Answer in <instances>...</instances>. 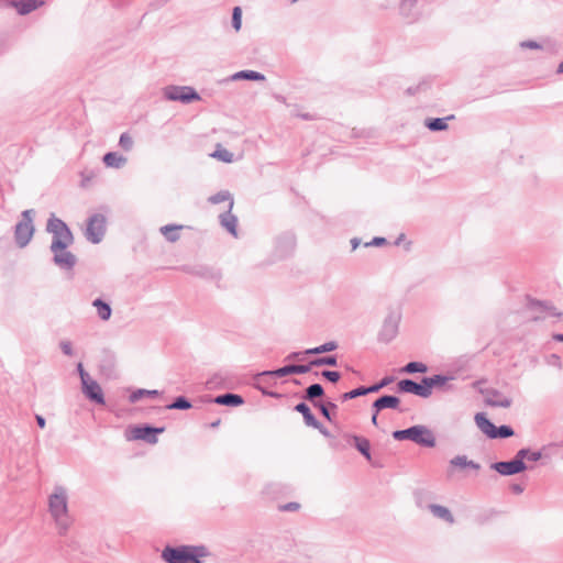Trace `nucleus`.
Segmentation results:
<instances>
[{
  "instance_id": "obj_63",
  "label": "nucleus",
  "mask_w": 563,
  "mask_h": 563,
  "mask_svg": "<svg viewBox=\"0 0 563 563\" xmlns=\"http://www.w3.org/2000/svg\"><path fill=\"white\" fill-rule=\"evenodd\" d=\"M510 489H511V492H512L514 494H516V495H520V494H522V493H523L525 487H523L521 484H519V483H512V484L510 485Z\"/></svg>"
},
{
  "instance_id": "obj_25",
  "label": "nucleus",
  "mask_w": 563,
  "mask_h": 563,
  "mask_svg": "<svg viewBox=\"0 0 563 563\" xmlns=\"http://www.w3.org/2000/svg\"><path fill=\"white\" fill-rule=\"evenodd\" d=\"M474 421L481 432L490 440L496 424L488 418L487 413L484 411L475 413Z\"/></svg>"
},
{
  "instance_id": "obj_32",
  "label": "nucleus",
  "mask_w": 563,
  "mask_h": 563,
  "mask_svg": "<svg viewBox=\"0 0 563 563\" xmlns=\"http://www.w3.org/2000/svg\"><path fill=\"white\" fill-rule=\"evenodd\" d=\"M92 307L96 308L97 314L100 320L108 321L112 316V307L109 301L98 297L92 300Z\"/></svg>"
},
{
  "instance_id": "obj_45",
  "label": "nucleus",
  "mask_w": 563,
  "mask_h": 563,
  "mask_svg": "<svg viewBox=\"0 0 563 563\" xmlns=\"http://www.w3.org/2000/svg\"><path fill=\"white\" fill-rule=\"evenodd\" d=\"M338 360H339V357L336 354H328V355L314 357L317 367H321V366L335 367V366H338Z\"/></svg>"
},
{
  "instance_id": "obj_28",
  "label": "nucleus",
  "mask_w": 563,
  "mask_h": 563,
  "mask_svg": "<svg viewBox=\"0 0 563 563\" xmlns=\"http://www.w3.org/2000/svg\"><path fill=\"white\" fill-rule=\"evenodd\" d=\"M356 451L368 462L372 461L371 442L367 438L358 434L349 435Z\"/></svg>"
},
{
  "instance_id": "obj_61",
  "label": "nucleus",
  "mask_w": 563,
  "mask_h": 563,
  "mask_svg": "<svg viewBox=\"0 0 563 563\" xmlns=\"http://www.w3.org/2000/svg\"><path fill=\"white\" fill-rule=\"evenodd\" d=\"M548 363L550 365H553V366H556L559 368H562L561 357L558 354H551L549 360H548Z\"/></svg>"
},
{
  "instance_id": "obj_2",
  "label": "nucleus",
  "mask_w": 563,
  "mask_h": 563,
  "mask_svg": "<svg viewBox=\"0 0 563 563\" xmlns=\"http://www.w3.org/2000/svg\"><path fill=\"white\" fill-rule=\"evenodd\" d=\"M210 554L203 544H181L164 547L161 558L165 563H203V559Z\"/></svg>"
},
{
  "instance_id": "obj_47",
  "label": "nucleus",
  "mask_w": 563,
  "mask_h": 563,
  "mask_svg": "<svg viewBox=\"0 0 563 563\" xmlns=\"http://www.w3.org/2000/svg\"><path fill=\"white\" fill-rule=\"evenodd\" d=\"M291 367H292L294 375H302V374H307V373L311 372V369L317 366H316L314 358H311L305 364L291 363Z\"/></svg>"
},
{
  "instance_id": "obj_24",
  "label": "nucleus",
  "mask_w": 563,
  "mask_h": 563,
  "mask_svg": "<svg viewBox=\"0 0 563 563\" xmlns=\"http://www.w3.org/2000/svg\"><path fill=\"white\" fill-rule=\"evenodd\" d=\"M488 398L486 404L494 408H509L512 404V399L504 396L498 389L492 388L487 390Z\"/></svg>"
},
{
  "instance_id": "obj_26",
  "label": "nucleus",
  "mask_w": 563,
  "mask_h": 563,
  "mask_svg": "<svg viewBox=\"0 0 563 563\" xmlns=\"http://www.w3.org/2000/svg\"><path fill=\"white\" fill-rule=\"evenodd\" d=\"M194 407L192 401L185 395L176 396L172 402L165 405L164 407H152L154 410H180L186 411Z\"/></svg>"
},
{
  "instance_id": "obj_16",
  "label": "nucleus",
  "mask_w": 563,
  "mask_h": 563,
  "mask_svg": "<svg viewBox=\"0 0 563 563\" xmlns=\"http://www.w3.org/2000/svg\"><path fill=\"white\" fill-rule=\"evenodd\" d=\"M81 391L90 402L100 406L106 404L103 390L97 380L89 378L82 382Z\"/></svg>"
},
{
  "instance_id": "obj_19",
  "label": "nucleus",
  "mask_w": 563,
  "mask_h": 563,
  "mask_svg": "<svg viewBox=\"0 0 563 563\" xmlns=\"http://www.w3.org/2000/svg\"><path fill=\"white\" fill-rule=\"evenodd\" d=\"M527 307L530 310L540 309L542 312H547L550 316L561 318L562 312H560L556 307L549 300H540L527 295Z\"/></svg>"
},
{
  "instance_id": "obj_37",
  "label": "nucleus",
  "mask_w": 563,
  "mask_h": 563,
  "mask_svg": "<svg viewBox=\"0 0 563 563\" xmlns=\"http://www.w3.org/2000/svg\"><path fill=\"white\" fill-rule=\"evenodd\" d=\"M125 162L126 158L118 152H107L102 157V163L111 168H120Z\"/></svg>"
},
{
  "instance_id": "obj_58",
  "label": "nucleus",
  "mask_w": 563,
  "mask_h": 563,
  "mask_svg": "<svg viewBox=\"0 0 563 563\" xmlns=\"http://www.w3.org/2000/svg\"><path fill=\"white\" fill-rule=\"evenodd\" d=\"M59 347L65 355H67V356L74 355V349H73V344L70 341H62L59 343Z\"/></svg>"
},
{
  "instance_id": "obj_36",
  "label": "nucleus",
  "mask_w": 563,
  "mask_h": 563,
  "mask_svg": "<svg viewBox=\"0 0 563 563\" xmlns=\"http://www.w3.org/2000/svg\"><path fill=\"white\" fill-rule=\"evenodd\" d=\"M338 347H339L338 342L332 340V341H327L318 346L306 349V350H303V353L308 354V355H321V354H325V353L335 351Z\"/></svg>"
},
{
  "instance_id": "obj_7",
  "label": "nucleus",
  "mask_w": 563,
  "mask_h": 563,
  "mask_svg": "<svg viewBox=\"0 0 563 563\" xmlns=\"http://www.w3.org/2000/svg\"><path fill=\"white\" fill-rule=\"evenodd\" d=\"M400 320L401 313L397 310L389 309L377 334V341L385 344L390 343L399 332Z\"/></svg>"
},
{
  "instance_id": "obj_11",
  "label": "nucleus",
  "mask_w": 563,
  "mask_h": 563,
  "mask_svg": "<svg viewBox=\"0 0 563 563\" xmlns=\"http://www.w3.org/2000/svg\"><path fill=\"white\" fill-rule=\"evenodd\" d=\"M48 509L57 522L67 514V494L64 487H55L54 493L48 497Z\"/></svg>"
},
{
  "instance_id": "obj_51",
  "label": "nucleus",
  "mask_w": 563,
  "mask_h": 563,
  "mask_svg": "<svg viewBox=\"0 0 563 563\" xmlns=\"http://www.w3.org/2000/svg\"><path fill=\"white\" fill-rule=\"evenodd\" d=\"M119 145L125 152H129V151L132 150V147H133V140H132L131 135L128 132H123L120 135Z\"/></svg>"
},
{
  "instance_id": "obj_38",
  "label": "nucleus",
  "mask_w": 563,
  "mask_h": 563,
  "mask_svg": "<svg viewBox=\"0 0 563 563\" xmlns=\"http://www.w3.org/2000/svg\"><path fill=\"white\" fill-rule=\"evenodd\" d=\"M181 229L183 225L170 223L161 227L159 231L165 236L166 241L174 243L179 240L180 235L178 231Z\"/></svg>"
},
{
  "instance_id": "obj_50",
  "label": "nucleus",
  "mask_w": 563,
  "mask_h": 563,
  "mask_svg": "<svg viewBox=\"0 0 563 563\" xmlns=\"http://www.w3.org/2000/svg\"><path fill=\"white\" fill-rule=\"evenodd\" d=\"M253 387L261 391V394L265 397L279 399L283 397V395L278 391L271 390V391H264V380H254Z\"/></svg>"
},
{
  "instance_id": "obj_3",
  "label": "nucleus",
  "mask_w": 563,
  "mask_h": 563,
  "mask_svg": "<svg viewBox=\"0 0 563 563\" xmlns=\"http://www.w3.org/2000/svg\"><path fill=\"white\" fill-rule=\"evenodd\" d=\"M391 437L396 441H411L421 448L432 449L437 445L433 431L424 424H413L406 429L395 430Z\"/></svg>"
},
{
  "instance_id": "obj_44",
  "label": "nucleus",
  "mask_w": 563,
  "mask_h": 563,
  "mask_svg": "<svg viewBox=\"0 0 563 563\" xmlns=\"http://www.w3.org/2000/svg\"><path fill=\"white\" fill-rule=\"evenodd\" d=\"M366 395H367L366 386L365 385H360L356 388H353V389H351L349 391H345V393L341 394L339 399L342 402H345V401L355 399L357 397L366 396Z\"/></svg>"
},
{
  "instance_id": "obj_39",
  "label": "nucleus",
  "mask_w": 563,
  "mask_h": 563,
  "mask_svg": "<svg viewBox=\"0 0 563 563\" xmlns=\"http://www.w3.org/2000/svg\"><path fill=\"white\" fill-rule=\"evenodd\" d=\"M429 369L428 365L420 361H410L401 367L400 372L409 375L412 374H424Z\"/></svg>"
},
{
  "instance_id": "obj_49",
  "label": "nucleus",
  "mask_w": 563,
  "mask_h": 563,
  "mask_svg": "<svg viewBox=\"0 0 563 563\" xmlns=\"http://www.w3.org/2000/svg\"><path fill=\"white\" fill-rule=\"evenodd\" d=\"M431 87V82L428 79H422L415 86H410L406 89V95L408 96H415L416 93L420 91H426Z\"/></svg>"
},
{
  "instance_id": "obj_4",
  "label": "nucleus",
  "mask_w": 563,
  "mask_h": 563,
  "mask_svg": "<svg viewBox=\"0 0 563 563\" xmlns=\"http://www.w3.org/2000/svg\"><path fill=\"white\" fill-rule=\"evenodd\" d=\"M165 430L166 428L164 426L156 427L144 422L129 427L125 431V437L129 441H143L154 445L158 442V435L164 433Z\"/></svg>"
},
{
  "instance_id": "obj_5",
  "label": "nucleus",
  "mask_w": 563,
  "mask_h": 563,
  "mask_svg": "<svg viewBox=\"0 0 563 563\" xmlns=\"http://www.w3.org/2000/svg\"><path fill=\"white\" fill-rule=\"evenodd\" d=\"M33 219L34 210L26 209L22 211L21 220L14 225V242L20 249L27 246L34 235Z\"/></svg>"
},
{
  "instance_id": "obj_6",
  "label": "nucleus",
  "mask_w": 563,
  "mask_h": 563,
  "mask_svg": "<svg viewBox=\"0 0 563 563\" xmlns=\"http://www.w3.org/2000/svg\"><path fill=\"white\" fill-rule=\"evenodd\" d=\"M164 98L168 101H178L189 104L201 100L200 93L191 86L169 85L163 89Z\"/></svg>"
},
{
  "instance_id": "obj_56",
  "label": "nucleus",
  "mask_w": 563,
  "mask_h": 563,
  "mask_svg": "<svg viewBox=\"0 0 563 563\" xmlns=\"http://www.w3.org/2000/svg\"><path fill=\"white\" fill-rule=\"evenodd\" d=\"M387 244V239L384 236H374L369 242H366L364 245L367 246H376L380 247Z\"/></svg>"
},
{
  "instance_id": "obj_20",
  "label": "nucleus",
  "mask_w": 563,
  "mask_h": 563,
  "mask_svg": "<svg viewBox=\"0 0 563 563\" xmlns=\"http://www.w3.org/2000/svg\"><path fill=\"white\" fill-rule=\"evenodd\" d=\"M45 0H15L9 1V4H12V8L16 10V13L21 16H25L33 11L45 5Z\"/></svg>"
},
{
  "instance_id": "obj_29",
  "label": "nucleus",
  "mask_w": 563,
  "mask_h": 563,
  "mask_svg": "<svg viewBox=\"0 0 563 563\" xmlns=\"http://www.w3.org/2000/svg\"><path fill=\"white\" fill-rule=\"evenodd\" d=\"M454 119V114H449L443 118H427L424 120V126L431 132H443L449 129L448 122Z\"/></svg>"
},
{
  "instance_id": "obj_40",
  "label": "nucleus",
  "mask_w": 563,
  "mask_h": 563,
  "mask_svg": "<svg viewBox=\"0 0 563 563\" xmlns=\"http://www.w3.org/2000/svg\"><path fill=\"white\" fill-rule=\"evenodd\" d=\"M208 201L212 205H218L224 201H229L228 209L232 210L234 206V199L229 190H220L217 194L210 196Z\"/></svg>"
},
{
  "instance_id": "obj_46",
  "label": "nucleus",
  "mask_w": 563,
  "mask_h": 563,
  "mask_svg": "<svg viewBox=\"0 0 563 563\" xmlns=\"http://www.w3.org/2000/svg\"><path fill=\"white\" fill-rule=\"evenodd\" d=\"M313 375L321 376L323 379H325L332 384H336L342 377V375L339 371H331V369H323L321 372H314Z\"/></svg>"
},
{
  "instance_id": "obj_27",
  "label": "nucleus",
  "mask_w": 563,
  "mask_h": 563,
  "mask_svg": "<svg viewBox=\"0 0 563 563\" xmlns=\"http://www.w3.org/2000/svg\"><path fill=\"white\" fill-rule=\"evenodd\" d=\"M292 374L291 364H286L275 369H265L254 375V380H265L266 377L282 378Z\"/></svg>"
},
{
  "instance_id": "obj_41",
  "label": "nucleus",
  "mask_w": 563,
  "mask_h": 563,
  "mask_svg": "<svg viewBox=\"0 0 563 563\" xmlns=\"http://www.w3.org/2000/svg\"><path fill=\"white\" fill-rule=\"evenodd\" d=\"M394 380H395L394 376L386 375L383 378H380L379 380L375 382L374 384L366 386V393H367V395L376 394V393L380 391L383 388H385L388 385H390L391 383H394Z\"/></svg>"
},
{
  "instance_id": "obj_31",
  "label": "nucleus",
  "mask_w": 563,
  "mask_h": 563,
  "mask_svg": "<svg viewBox=\"0 0 563 563\" xmlns=\"http://www.w3.org/2000/svg\"><path fill=\"white\" fill-rule=\"evenodd\" d=\"M266 79L265 75L252 70V69H243L231 75L225 81H235V80H249V81H264Z\"/></svg>"
},
{
  "instance_id": "obj_59",
  "label": "nucleus",
  "mask_w": 563,
  "mask_h": 563,
  "mask_svg": "<svg viewBox=\"0 0 563 563\" xmlns=\"http://www.w3.org/2000/svg\"><path fill=\"white\" fill-rule=\"evenodd\" d=\"M76 371L80 377V383L91 378L89 373L85 369L84 365L81 362H79L76 366Z\"/></svg>"
},
{
  "instance_id": "obj_23",
  "label": "nucleus",
  "mask_w": 563,
  "mask_h": 563,
  "mask_svg": "<svg viewBox=\"0 0 563 563\" xmlns=\"http://www.w3.org/2000/svg\"><path fill=\"white\" fill-rule=\"evenodd\" d=\"M314 408L319 410L320 415L331 424H336L338 405L333 400H323L320 404H314Z\"/></svg>"
},
{
  "instance_id": "obj_42",
  "label": "nucleus",
  "mask_w": 563,
  "mask_h": 563,
  "mask_svg": "<svg viewBox=\"0 0 563 563\" xmlns=\"http://www.w3.org/2000/svg\"><path fill=\"white\" fill-rule=\"evenodd\" d=\"M515 435V430L510 424L496 426L490 440L508 439Z\"/></svg>"
},
{
  "instance_id": "obj_22",
  "label": "nucleus",
  "mask_w": 563,
  "mask_h": 563,
  "mask_svg": "<svg viewBox=\"0 0 563 563\" xmlns=\"http://www.w3.org/2000/svg\"><path fill=\"white\" fill-rule=\"evenodd\" d=\"M324 387L320 383H313L309 385L302 393L301 398L306 402H310L313 407L314 404H320L322 397H324Z\"/></svg>"
},
{
  "instance_id": "obj_15",
  "label": "nucleus",
  "mask_w": 563,
  "mask_h": 563,
  "mask_svg": "<svg viewBox=\"0 0 563 563\" xmlns=\"http://www.w3.org/2000/svg\"><path fill=\"white\" fill-rule=\"evenodd\" d=\"M296 247V238L292 233L285 232L276 239L274 254L278 260H285L292 255Z\"/></svg>"
},
{
  "instance_id": "obj_9",
  "label": "nucleus",
  "mask_w": 563,
  "mask_h": 563,
  "mask_svg": "<svg viewBox=\"0 0 563 563\" xmlns=\"http://www.w3.org/2000/svg\"><path fill=\"white\" fill-rule=\"evenodd\" d=\"M489 467L500 476H514L532 468L527 463L521 462L517 453L511 460L490 463Z\"/></svg>"
},
{
  "instance_id": "obj_53",
  "label": "nucleus",
  "mask_w": 563,
  "mask_h": 563,
  "mask_svg": "<svg viewBox=\"0 0 563 563\" xmlns=\"http://www.w3.org/2000/svg\"><path fill=\"white\" fill-rule=\"evenodd\" d=\"M417 4V0H401L400 3V12L405 16H409V13L412 8Z\"/></svg>"
},
{
  "instance_id": "obj_1",
  "label": "nucleus",
  "mask_w": 563,
  "mask_h": 563,
  "mask_svg": "<svg viewBox=\"0 0 563 563\" xmlns=\"http://www.w3.org/2000/svg\"><path fill=\"white\" fill-rule=\"evenodd\" d=\"M46 231L52 234L49 250L53 253L54 265L66 272L73 271L77 264V257L68 250L75 241L70 228L52 213L46 223Z\"/></svg>"
},
{
  "instance_id": "obj_64",
  "label": "nucleus",
  "mask_w": 563,
  "mask_h": 563,
  "mask_svg": "<svg viewBox=\"0 0 563 563\" xmlns=\"http://www.w3.org/2000/svg\"><path fill=\"white\" fill-rule=\"evenodd\" d=\"M36 424L40 429H44L46 426V420L43 416L36 415L35 416Z\"/></svg>"
},
{
  "instance_id": "obj_62",
  "label": "nucleus",
  "mask_w": 563,
  "mask_h": 563,
  "mask_svg": "<svg viewBox=\"0 0 563 563\" xmlns=\"http://www.w3.org/2000/svg\"><path fill=\"white\" fill-rule=\"evenodd\" d=\"M308 354H305L303 351H295L289 353L285 360H302L303 356H307Z\"/></svg>"
},
{
  "instance_id": "obj_54",
  "label": "nucleus",
  "mask_w": 563,
  "mask_h": 563,
  "mask_svg": "<svg viewBox=\"0 0 563 563\" xmlns=\"http://www.w3.org/2000/svg\"><path fill=\"white\" fill-rule=\"evenodd\" d=\"M208 388H223L225 387L222 384V376L220 374H214L212 377H210L207 382Z\"/></svg>"
},
{
  "instance_id": "obj_30",
  "label": "nucleus",
  "mask_w": 563,
  "mask_h": 563,
  "mask_svg": "<svg viewBox=\"0 0 563 563\" xmlns=\"http://www.w3.org/2000/svg\"><path fill=\"white\" fill-rule=\"evenodd\" d=\"M100 373L108 378L115 377V357L110 351L104 352V356L99 365Z\"/></svg>"
},
{
  "instance_id": "obj_18",
  "label": "nucleus",
  "mask_w": 563,
  "mask_h": 563,
  "mask_svg": "<svg viewBox=\"0 0 563 563\" xmlns=\"http://www.w3.org/2000/svg\"><path fill=\"white\" fill-rule=\"evenodd\" d=\"M372 404L375 405V408L383 411L385 409L396 410L400 413L405 412L406 409L401 407V400L396 395L383 394L377 397Z\"/></svg>"
},
{
  "instance_id": "obj_57",
  "label": "nucleus",
  "mask_w": 563,
  "mask_h": 563,
  "mask_svg": "<svg viewBox=\"0 0 563 563\" xmlns=\"http://www.w3.org/2000/svg\"><path fill=\"white\" fill-rule=\"evenodd\" d=\"M278 508L280 511L285 512L297 511L300 508V504L297 501H289L284 505H280Z\"/></svg>"
},
{
  "instance_id": "obj_13",
  "label": "nucleus",
  "mask_w": 563,
  "mask_h": 563,
  "mask_svg": "<svg viewBox=\"0 0 563 563\" xmlns=\"http://www.w3.org/2000/svg\"><path fill=\"white\" fill-rule=\"evenodd\" d=\"M200 400L206 404H216L231 408L242 406L245 402L243 396L235 393H224L217 396L203 395L200 397Z\"/></svg>"
},
{
  "instance_id": "obj_33",
  "label": "nucleus",
  "mask_w": 563,
  "mask_h": 563,
  "mask_svg": "<svg viewBox=\"0 0 563 563\" xmlns=\"http://www.w3.org/2000/svg\"><path fill=\"white\" fill-rule=\"evenodd\" d=\"M163 391H159L157 389H145V388H136L129 395V401L131 404H135L143 398H158L161 397Z\"/></svg>"
},
{
  "instance_id": "obj_21",
  "label": "nucleus",
  "mask_w": 563,
  "mask_h": 563,
  "mask_svg": "<svg viewBox=\"0 0 563 563\" xmlns=\"http://www.w3.org/2000/svg\"><path fill=\"white\" fill-rule=\"evenodd\" d=\"M219 222L222 229H224L233 238L239 236V219L232 213V210L228 209L219 216Z\"/></svg>"
},
{
  "instance_id": "obj_8",
  "label": "nucleus",
  "mask_w": 563,
  "mask_h": 563,
  "mask_svg": "<svg viewBox=\"0 0 563 563\" xmlns=\"http://www.w3.org/2000/svg\"><path fill=\"white\" fill-rule=\"evenodd\" d=\"M107 231V219L101 213H93L87 219L85 238L92 244H99Z\"/></svg>"
},
{
  "instance_id": "obj_55",
  "label": "nucleus",
  "mask_w": 563,
  "mask_h": 563,
  "mask_svg": "<svg viewBox=\"0 0 563 563\" xmlns=\"http://www.w3.org/2000/svg\"><path fill=\"white\" fill-rule=\"evenodd\" d=\"M521 48H528V49H542L543 46L534 41V40H526L520 43Z\"/></svg>"
},
{
  "instance_id": "obj_12",
  "label": "nucleus",
  "mask_w": 563,
  "mask_h": 563,
  "mask_svg": "<svg viewBox=\"0 0 563 563\" xmlns=\"http://www.w3.org/2000/svg\"><path fill=\"white\" fill-rule=\"evenodd\" d=\"M395 391L397 394H411L420 398L427 399L424 376L421 377L420 383H417L411 378L399 379L395 386Z\"/></svg>"
},
{
  "instance_id": "obj_48",
  "label": "nucleus",
  "mask_w": 563,
  "mask_h": 563,
  "mask_svg": "<svg viewBox=\"0 0 563 563\" xmlns=\"http://www.w3.org/2000/svg\"><path fill=\"white\" fill-rule=\"evenodd\" d=\"M231 25L235 32H239L242 27V9L239 5L232 9Z\"/></svg>"
},
{
  "instance_id": "obj_35",
  "label": "nucleus",
  "mask_w": 563,
  "mask_h": 563,
  "mask_svg": "<svg viewBox=\"0 0 563 563\" xmlns=\"http://www.w3.org/2000/svg\"><path fill=\"white\" fill-rule=\"evenodd\" d=\"M428 508L434 517L440 518L448 523L454 522V517L448 507L439 504H430Z\"/></svg>"
},
{
  "instance_id": "obj_60",
  "label": "nucleus",
  "mask_w": 563,
  "mask_h": 563,
  "mask_svg": "<svg viewBox=\"0 0 563 563\" xmlns=\"http://www.w3.org/2000/svg\"><path fill=\"white\" fill-rule=\"evenodd\" d=\"M371 411H372L371 422L373 426L378 427V415L380 413V410L376 409L375 405L372 404Z\"/></svg>"
},
{
  "instance_id": "obj_10",
  "label": "nucleus",
  "mask_w": 563,
  "mask_h": 563,
  "mask_svg": "<svg viewBox=\"0 0 563 563\" xmlns=\"http://www.w3.org/2000/svg\"><path fill=\"white\" fill-rule=\"evenodd\" d=\"M294 410L302 416L303 423L307 427L318 430L324 438H333L329 429L316 417L306 401L302 400L295 405Z\"/></svg>"
},
{
  "instance_id": "obj_52",
  "label": "nucleus",
  "mask_w": 563,
  "mask_h": 563,
  "mask_svg": "<svg viewBox=\"0 0 563 563\" xmlns=\"http://www.w3.org/2000/svg\"><path fill=\"white\" fill-rule=\"evenodd\" d=\"M450 465L452 467H457L461 470H466L467 464V456L466 455H456L453 459L450 460Z\"/></svg>"
},
{
  "instance_id": "obj_17",
  "label": "nucleus",
  "mask_w": 563,
  "mask_h": 563,
  "mask_svg": "<svg viewBox=\"0 0 563 563\" xmlns=\"http://www.w3.org/2000/svg\"><path fill=\"white\" fill-rule=\"evenodd\" d=\"M180 271L186 274H189V275H192V276L206 279V280H220L221 279V273L208 265H202V264L183 265L180 267Z\"/></svg>"
},
{
  "instance_id": "obj_34",
  "label": "nucleus",
  "mask_w": 563,
  "mask_h": 563,
  "mask_svg": "<svg viewBox=\"0 0 563 563\" xmlns=\"http://www.w3.org/2000/svg\"><path fill=\"white\" fill-rule=\"evenodd\" d=\"M543 450L544 448L536 451L530 448H521L516 453L521 462H538L543 457Z\"/></svg>"
},
{
  "instance_id": "obj_14",
  "label": "nucleus",
  "mask_w": 563,
  "mask_h": 563,
  "mask_svg": "<svg viewBox=\"0 0 563 563\" xmlns=\"http://www.w3.org/2000/svg\"><path fill=\"white\" fill-rule=\"evenodd\" d=\"M455 377L451 374H434L431 376H424L427 398H429L433 389L449 391L453 389V385L449 383L453 380Z\"/></svg>"
},
{
  "instance_id": "obj_43",
  "label": "nucleus",
  "mask_w": 563,
  "mask_h": 563,
  "mask_svg": "<svg viewBox=\"0 0 563 563\" xmlns=\"http://www.w3.org/2000/svg\"><path fill=\"white\" fill-rule=\"evenodd\" d=\"M211 156L222 163H232L234 157L233 153L223 147L221 144L217 145Z\"/></svg>"
}]
</instances>
